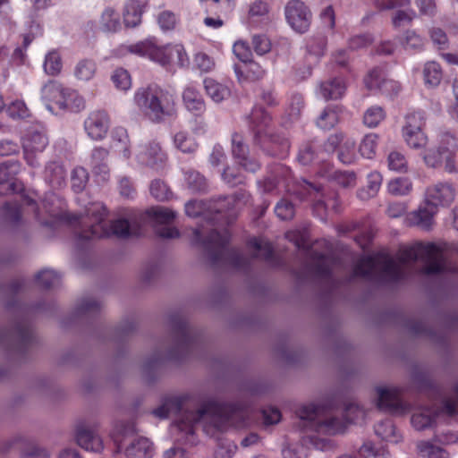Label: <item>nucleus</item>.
Returning a JSON list of instances; mask_svg holds the SVG:
<instances>
[{"label":"nucleus","instance_id":"obj_1","mask_svg":"<svg viewBox=\"0 0 458 458\" xmlns=\"http://www.w3.org/2000/svg\"><path fill=\"white\" fill-rule=\"evenodd\" d=\"M417 259L424 262L421 273L427 276L454 271L445 258L442 246L418 242L402 250L397 260L385 254L361 258L353 268V276L377 282H397L404 278L405 266Z\"/></svg>","mask_w":458,"mask_h":458},{"label":"nucleus","instance_id":"obj_2","mask_svg":"<svg viewBox=\"0 0 458 458\" xmlns=\"http://www.w3.org/2000/svg\"><path fill=\"white\" fill-rule=\"evenodd\" d=\"M182 410L181 397H168L152 411V414L158 419H166L170 413L181 411L173 425V431L183 434V440L189 442L191 441L190 437L194 435L196 424L202 420H208L216 429L222 431L229 426H246L251 414V409L242 403H219L215 401H209L195 411Z\"/></svg>","mask_w":458,"mask_h":458},{"label":"nucleus","instance_id":"obj_3","mask_svg":"<svg viewBox=\"0 0 458 458\" xmlns=\"http://www.w3.org/2000/svg\"><path fill=\"white\" fill-rule=\"evenodd\" d=\"M106 209L100 203H94L88 207L85 215L80 217L81 219V227L76 232L79 242L83 244L90 240L112 235L124 239L140 234L143 218H140V221L136 218H131V220L118 218L106 223Z\"/></svg>","mask_w":458,"mask_h":458},{"label":"nucleus","instance_id":"obj_4","mask_svg":"<svg viewBox=\"0 0 458 458\" xmlns=\"http://www.w3.org/2000/svg\"><path fill=\"white\" fill-rule=\"evenodd\" d=\"M170 326L173 341L168 350L163 351V346L158 348L142 364V375L148 382L153 380V375L165 361L179 360L184 358L196 345L197 333L189 326L183 316L172 315Z\"/></svg>","mask_w":458,"mask_h":458},{"label":"nucleus","instance_id":"obj_5","mask_svg":"<svg viewBox=\"0 0 458 458\" xmlns=\"http://www.w3.org/2000/svg\"><path fill=\"white\" fill-rule=\"evenodd\" d=\"M302 426L318 434L336 435L344 433L349 423L358 422L365 417V411L356 403L345 406L344 418L334 414L323 406L309 404L296 411Z\"/></svg>","mask_w":458,"mask_h":458},{"label":"nucleus","instance_id":"obj_6","mask_svg":"<svg viewBox=\"0 0 458 458\" xmlns=\"http://www.w3.org/2000/svg\"><path fill=\"white\" fill-rule=\"evenodd\" d=\"M215 226L214 218L208 222ZM194 241L201 242L207 257L215 267L229 266L236 269H244L248 267L250 260L237 250L227 248L229 233L226 229L218 230L216 227H206L199 225L193 232Z\"/></svg>","mask_w":458,"mask_h":458},{"label":"nucleus","instance_id":"obj_7","mask_svg":"<svg viewBox=\"0 0 458 458\" xmlns=\"http://www.w3.org/2000/svg\"><path fill=\"white\" fill-rule=\"evenodd\" d=\"M136 106L154 123L176 114L173 95L157 85L139 89L134 95Z\"/></svg>","mask_w":458,"mask_h":458},{"label":"nucleus","instance_id":"obj_8","mask_svg":"<svg viewBox=\"0 0 458 458\" xmlns=\"http://www.w3.org/2000/svg\"><path fill=\"white\" fill-rule=\"evenodd\" d=\"M454 403L449 398H444L440 405L418 408L411 415V423L416 430L422 431L433 428L439 423L447 422L454 418Z\"/></svg>","mask_w":458,"mask_h":458},{"label":"nucleus","instance_id":"obj_9","mask_svg":"<svg viewBox=\"0 0 458 458\" xmlns=\"http://www.w3.org/2000/svg\"><path fill=\"white\" fill-rule=\"evenodd\" d=\"M458 144L456 139L448 132L442 135L441 146L437 148L428 149L423 155V160L427 166L437 168L445 165V170L448 173L456 171L454 164V151Z\"/></svg>","mask_w":458,"mask_h":458},{"label":"nucleus","instance_id":"obj_10","mask_svg":"<svg viewBox=\"0 0 458 458\" xmlns=\"http://www.w3.org/2000/svg\"><path fill=\"white\" fill-rule=\"evenodd\" d=\"M254 141L263 151L272 157H284L288 154L290 143L282 134L271 130H258L255 131Z\"/></svg>","mask_w":458,"mask_h":458},{"label":"nucleus","instance_id":"obj_11","mask_svg":"<svg viewBox=\"0 0 458 458\" xmlns=\"http://www.w3.org/2000/svg\"><path fill=\"white\" fill-rule=\"evenodd\" d=\"M48 145V138L44 130L30 131L23 139L22 147L24 158L29 165L36 167L39 165L38 156L42 153Z\"/></svg>","mask_w":458,"mask_h":458},{"label":"nucleus","instance_id":"obj_12","mask_svg":"<svg viewBox=\"0 0 458 458\" xmlns=\"http://www.w3.org/2000/svg\"><path fill=\"white\" fill-rule=\"evenodd\" d=\"M289 25L297 32H305L311 21V12L301 0H290L284 8Z\"/></svg>","mask_w":458,"mask_h":458},{"label":"nucleus","instance_id":"obj_13","mask_svg":"<svg viewBox=\"0 0 458 458\" xmlns=\"http://www.w3.org/2000/svg\"><path fill=\"white\" fill-rule=\"evenodd\" d=\"M32 338V331L25 321L16 322L8 333L0 332V344L7 345L17 352H22L31 343Z\"/></svg>","mask_w":458,"mask_h":458},{"label":"nucleus","instance_id":"obj_14","mask_svg":"<svg viewBox=\"0 0 458 458\" xmlns=\"http://www.w3.org/2000/svg\"><path fill=\"white\" fill-rule=\"evenodd\" d=\"M146 215L152 218L157 224L160 225V226L156 229L158 236L165 239L179 237V231L174 227L169 226V224L172 223L176 216V213L174 210L165 207H155L148 209Z\"/></svg>","mask_w":458,"mask_h":458},{"label":"nucleus","instance_id":"obj_15","mask_svg":"<svg viewBox=\"0 0 458 458\" xmlns=\"http://www.w3.org/2000/svg\"><path fill=\"white\" fill-rule=\"evenodd\" d=\"M75 440L81 448L100 453L104 449L103 440L98 434L97 426L80 423L75 429Z\"/></svg>","mask_w":458,"mask_h":458},{"label":"nucleus","instance_id":"obj_16","mask_svg":"<svg viewBox=\"0 0 458 458\" xmlns=\"http://www.w3.org/2000/svg\"><path fill=\"white\" fill-rule=\"evenodd\" d=\"M232 155L236 163L246 171L255 173L259 169V162L250 157L249 146L239 133L232 135Z\"/></svg>","mask_w":458,"mask_h":458},{"label":"nucleus","instance_id":"obj_17","mask_svg":"<svg viewBox=\"0 0 458 458\" xmlns=\"http://www.w3.org/2000/svg\"><path fill=\"white\" fill-rule=\"evenodd\" d=\"M377 394V406L379 410L398 415L404 414L408 411V406L400 399L395 389L378 387Z\"/></svg>","mask_w":458,"mask_h":458},{"label":"nucleus","instance_id":"obj_18","mask_svg":"<svg viewBox=\"0 0 458 458\" xmlns=\"http://www.w3.org/2000/svg\"><path fill=\"white\" fill-rule=\"evenodd\" d=\"M129 50L139 55L148 56L149 59L162 65L170 64V45L157 47L151 41L147 40L130 46Z\"/></svg>","mask_w":458,"mask_h":458},{"label":"nucleus","instance_id":"obj_19","mask_svg":"<svg viewBox=\"0 0 458 458\" xmlns=\"http://www.w3.org/2000/svg\"><path fill=\"white\" fill-rule=\"evenodd\" d=\"M339 266L337 259L331 256L313 253L310 262L306 266V273L317 278H329L332 271Z\"/></svg>","mask_w":458,"mask_h":458},{"label":"nucleus","instance_id":"obj_20","mask_svg":"<svg viewBox=\"0 0 458 458\" xmlns=\"http://www.w3.org/2000/svg\"><path fill=\"white\" fill-rule=\"evenodd\" d=\"M437 208L428 201H425L418 209L410 212L405 217V223L410 226H417L423 230L432 227L434 216Z\"/></svg>","mask_w":458,"mask_h":458},{"label":"nucleus","instance_id":"obj_21","mask_svg":"<svg viewBox=\"0 0 458 458\" xmlns=\"http://www.w3.org/2000/svg\"><path fill=\"white\" fill-rule=\"evenodd\" d=\"M138 162L143 165L157 167L166 159L159 143L150 141L147 144L139 146L136 153Z\"/></svg>","mask_w":458,"mask_h":458},{"label":"nucleus","instance_id":"obj_22","mask_svg":"<svg viewBox=\"0 0 458 458\" xmlns=\"http://www.w3.org/2000/svg\"><path fill=\"white\" fill-rule=\"evenodd\" d=\"M21 164L17 161H6L0 165V196L16 192L20 190L15 180Z\"/></svg>","mask_w":458,"mask_h":458},{"label":"nucleus","instance_id":"obj_23","mask_svg":"<svg viewBox=\"0 0 458 458\" xmlns=\"http://www.w3.org/2000/svg\"><path fill=\"white\" fill-rule=\"evenodd\" d=\"M84 128L92 140H102L109 128V118L104 111H94L84 122Z\"/></svg>","mask_w":458,"mask_h":458},{"label":"nucleus","instance_id":"obj_24","mask_svg":"<svg viewBox=\"0 0 458 458\" xmlns=\"http://www.w3.org/2000/svg\"><path fill=\"white\" fill-rule=\"evenodd\" d=\"M455 196V191L452 184L448 182H437L431 185L426 190V199L434 205L437 208V206L450 205Z\"/></svg>","mask_w":458,"mask_h":458},{"label":"nucleus","instance_id":"obj_25","mask_svg":"<svg viewBox=\"0 0 458 458\" xmlns=\"http://www.w3.org/2000/svg\"><path fill=\"white\" fill-rule=\"evenodd\" d=\"M109 151L102 147H96L92 149L89 157V166L96 176H100L103 181L109 177V167L107 159Z\"/></svg>","mask_w":458,"mask_h":458},{"label":"nucleus","instance_id":"obj_26","mask_svg":"<svg viewBox=\"0 0 458 458\" xmlns=\"http://www.w3.org/2000/svg\"><path fill=\"white\" fill-rule=\"evenodd\" d=\"M182 98L185 108L194 115L199 116L205 112V100L201 93L193 86L186 87L182 92Z\"/></svg>","mask_w":458,"mask_h":458},{"label":"nucleus","instance_id":"obj_27","mask_svg":"<svg viewBox=\"0 0 458 458\" xmlns=\"http://www.w3.org/2000/svg\"><path fill=\"white\" fill-rule=\"evenodd\" d=\"M64 89L65 87L55 81H50L42 88V99L45 101L48 110H53L52 105H55L59 108L60 104H62Z\"/></svg>","mask_w":458,"mask_h":458},{"label":"nucleus","instance_id":"obj_28","mask_svg":"<svg viewBox=\"0 0 458 458\" xmlns=\"http://www.w3.org/2000/svg\"><path fill=\"white\" fill-rule=\"evenodd\" d=\"M152 444L146 437L134 438L124 449L128 458H150L152 456Z\"/></svg>","mask_w":458,"mask_h":458},{"label":"nucleus","instance_id":"obj_29","mask_svg":"<svg viewBox=\"0 0 458 458\" xmlns=\"http://www.w3.org/2000/svg\"><path fill=\"white\" fill-rule=\"evenodd\" d=\"M44 178L52 188L59 189L65 184L66 172L62 165L50 162L46 165Z\"/></svg>","mask_w":458,"mask_h":458},{"label":"nucleus","instance_id":"obj_30","mask_svg":"<svg viewBox=\"0 0 458 458\" xmlns=\"http://www.w3.org/2000/svg\"><path fill=\"white\" fill-rule=\"evenodd\" d=\"M98 66L96 62L90 58L79 60L73 68V75L79 81H89L97 73Z\"/></svg>","mask_w":458,"mask_h":458},{"label":"nucleus","instance_id":"obj_31","mask_svg":"<svg viewBox=\"0 0 458 458\" xmlns=\"http://www.w3.org/2000/svg\"><path fill=\"white\" fill-rule=\"evenodd\" d=\"M345 85L342 79L335 78L320 84V95L326 99H337L342 98L345 91Z\"/></svg>","mask_w":458,"mask_h":458},{"label":"nucleus","instance_id":"obj_32","mask_svg":"<svg viewBox=\"0 0 458 458\" xmlns=\"http://www.w3.org/2000/svg\"><path fill=\"white\" fill-rule=\"evenodd\" d=\"M204 88L207 95L216 103L222 102L231 95V90L227 86L210 78L204 80Z\"/></svg>","mask_w":458,"mask_h":458},{"label":"nucleus","instance_id":"obj_33","mask_svg":"<svg viewBox=\"0 0 458 458\" xmlns=\"http://www.w3.org/2000/svg\"><path fill=\"white\" fill-rule=\"evenodd\" d=\"M374 429L376 435L384 441L396 444L402 439L391 420L379 421L375 425Z\"/></svg>","mask_w":458,"mask_h":458},{"label":"nucleus","instance_id":"obj_34","mask_svg":"<svg viewBox=\"0 0 458 458\" xmlns=\"http://www.w3.org/2000/svg\"><path fill=\"white\" fill-rule=\"evenodd\" d=\"M99 28L105 32H115L121 28L120 14L112 7L106 8L99 19Z\"/></svg>","mask_w":458,"mask_h":458},{"label":"nucleus","instance_id":"obj_35","mask_svg":"<svg viewBox=\"0 0 458 458\" xmlns=\"http://www.w3.org/2000/svg\"><path fill=\"white\" fill-rule=\"evenodd\" d=\"M85 106L84 99L77 91L65 88L59 109L79 112Z\"/></svg>","mask_w":458,"mask_h":458},{"label":"nucleus","instance_id":"obj_36","mask_svg":"<svg viewBox=\"0 0 458 458\" xmlns=\"http://www.w3.org/2000/svg\"><path fill=\"white\" fill-rule=\"evenodd\" d=\"M175 148L183 153L191 154L198 148L195 139L186 131H179L174 135Z\"/></svg>","mask_w":458,"mask_h":458},{"label":"nucleus","instance_id":"obj_37","mask_svg":"<svg viewBox=\"0 0 458 458\" xmlns=\"http://www.w3.org/2000/svg\"><path fill=\"white\" fill-rule=\"evenodd\" d=\"M248 245L253 251V256L267 261H270L273 258L272 245L259 238H252L249 241Z\"/></svg>","mask_w":458,"mask_h":458},{"label":"nucleus","instance_id":"obj_38","mask_svg":"<svg viewBox=\"0 0 458 458\" xmlns=\"http://www.w3.org/2000/svg\"><path fill=\"white\" fill-rule=\"evenodd\" d=\"M339 122V114L335 106L326 107L317 119V125L325 131L331 130Z\"/></svg>","mask_w":458,"mask_h":458},{"label":"nucleus","instance_id":"obj_39","mask_svg":"<svg viewBox=\"0 0 458 458\" xmlns=\"http://www.w3.org/2000/svg\"><path fill=\"white\" fill-rule=\"evenodd\" d=\"M388 192L395 196L409 194L412 190V182L407 177H397L391 180L387 184Z\"/></svg>","mask_w":458,"mask_h":458},{"label":"nucleus","instance_id":"obj_40","mask_svg":"<svg viewBox=\"0 0 458 458\" xmlns=\"http://www.w3.org/2000/svg\"><path fill=\"white\" fill-rule=\"evenodd\" d=\"M35 280L39 287L51 289L59 285L61 277L53 270L44 269L36 275Z\"/></svg>","mask_w":458,"mask_h":458},{"label":"nucleus","instance_id":"obj_41","mask_svg":"<svg viewBox=\"0 0 458 458\" xmlns=\"http://www.w3.org/2000/svg\"><path fill=\"white\" fill-rule=\"evenodd\" d=\"M355 140L346 136L338 151V158L342 163L349 165L355 161Z\"/></svg>","mask_w":458,"mask_h":458},{"label":"nucleus","instance_id":"obj_42","mask_svg":"<svg viewBox=\"0 0 458 458\" xmlns=\"http://www.w3.org/2000/svg\"><path fill=\"white\" fill-rule=\"evenodd\" d=\"M382 183V175L378 172H371L368 175L367 191L361 190L358 195L365 199L376 196Z\"/></svg>","mask_w":458,"mask_h":458},{"label":"nucleus","instance_id":"obj_43","mask_svg":"<svg viewBox=\"0 0 458 458\" xmlns=\"http://www.w3.org/2000/svg\"><path fill=\"white\" fill-rule=\"evenodd\" d=\"M424 79L426 84L436 87L442 80V71L440 65L436 62H428L424 67Z\"/></svg>","mask_w":458,"mask_h":458},{"label":"nucleus","instance_id":"obj_44","mask_svg":"<svg viewBox=\"0 0 458 458\" xmlns=\"http://www.w3.org/2000/svg\"><path fill=\"white\" fill-rule=\"evenodd\" d=\"M112 139L114 148L123 154L125 158L131 157V151L128 148L129 139L126 130L123 128H117L112 133Z\"/></svg>","mask_w":458,"mask_h":458},{"label":"nucleus","instance_id":"obj_45","mask_svg":"<svg viewBox=\"0 0 458 458\" xmlns=\"http://www.w3.org/2000/svg\"><path fill=\"white\" fill-rule=\"evenodd\" d=\"M238 195L234 197H219L217 199L211 200L207 206V210L210 213L223 214L230 210L235 201Z\"/></svg>","mask_w":458,"mask_h":458},{"label":"nucleus","instance_id":"obj_46","mask_svg":"<svg viewBox=\"0 0 458 458\" xmlns=\"http://www.w3.org/2000/svg\"><path fill=\"white\" fill-rule=\"evenodd\" d=\"M387 165L392 171L398 173L408 172V161L405 156L400 151H391L387 156Z\"/></svg>","mask_w":458,"mask_h":458},{"label":"nucleus","instance_id":"obj_47","mask_svg":"<svg viewBox=\"0 0 458 458\" xmlns=\"http://www.w3.org/2000/svg\"><path fill=\"white\" fill-rule=\"evenodd\" d=\"M424 38L415 30H408L404 32L401 44L405 49L420 51L424 47Z\"/></svg>","mask_w":458,"mask_h":458},{"label":"nucleus","instance_id":"obj_48","mask_svg":"<svg viewBox=\"0 0 458 458\" xmlns=\"http://www.w3.org/2000/svg\"><path fill=\"white\" fill-rule=\"evenodd\" d=\"M185 182L193 192L205 191L208 187L206 179L199 173L192 170L185 173Z\"/></svg>","mask_w":458,"mask_h":458},{"label":"nucleus","instance_id":"obj_49","mask_svg":"<svg viewBox=\"0 0 458 458\" xmlns=\"http://www.w3.org/2000/svg\"><path fill=\"white\" fill-rule=\"evenodd\" d=\"M56 200L57 199L55 196H51L50 198L44 200V202H43V208H44L46 213H47L49 215V216H51L55 219H58V220H66L69 223H72V219H74V220L78 219L77 216H74L72 218L70 214L60 210L59 208H54L53 206Z\"/></svg>","mask_w":458,"mask_h":458},{"label":"nucleus","instance_id":"obj_50","mask_svg":"<svg viewBox=\"0 0 458 458\" xmlns=\"http://www.w3.org/2000/svg\"><path fill=\"white\" fill-rule=\"evenodd\" d=\"M420 455L424 458H449L448 453L429 442H420L418 445Z\"/></svg>","mask_w":458,"mask_h":458},{"label":"nucleus","instance_id":"obj_51","mask_svg":"<svg viewBox=\"0 0 458 458\" xmlns=\"http://www.w3.org/2000/svg\"><path fill=\"white\" fill-rule=\"evenodd\" d=\"M377 139L378 137L375 133H369L365 135L359 148V151L362 157L369 159L374 157L377 146Z\"/></svg>","mask_w":458,"mask_h":458},{"label":"nucleus","instance_id":"obj_52","mask_svg":"<svg viewBox=\"0 0 458 458\" xmlns=\"http://www.w3.org/2000/svg\"><path fill=\"white\" fill-rule=\"evenodd\" d=\"M284 458H307L308 449L300 442L285 443L282 449Z\"/></svg>","mask_w":458,"mask_h":458},{"label":"nucleus","instance_id":"obj_53","mask_svg":"<svg viewBox=\"0 0 458 458\" xmlns=\"http://www.w3.org/2000/svg\"><path fill=\"white\" fill-rule=\"evenodd\" d=\"M62 67V59L57 52L52 51L46 55L44 62V70L46 73L51 76H55L60 73Z\"/></svg>","mask_w":458,"mask_h":458},{"label":"nucleus","instance_id":"obj_54","mask_svg":"<svg viewBox=\"0 0 458 458\" xmlns=\"http://www.w3.org/2000/svg\"><path fill=\"white\" fill-rule=\"evenodd\" d=\"M89 181V173L82 167H75L71 175L72 188L75 192L82 191Z\"/></svg>","mask_w":458,"mask_h":458},{"label":"nucleus","instance_id":"obj_55","mask_svg":"<svg viewBox=\"0 0 458 458\" xmlns=\"http://www.w3.org/2000/svg\"><path fill=\"white\" fill-rule=\"evenodd\" d=\"M150 194L158 201H165L172 197V191L165 182L153 180L149 187Z\"/></svg>","mask_w":458,"mask_h":458},{"label":"nucleus","instance_id":"obj_56","mask_svg":"<svg viewBox=\"0 0 458 458\" xmlns=\"http://www.w3.org/2000/svg\"><path fill=\"white\" fill-rule=\"evenodd\" d=\"M100 309V303L92 298H84L80 300L75 308L77 316L92 315Z\"/></svg>","mask_w":458,"mask_h":458},{"label":"nucleus","instance_id":"obj_57","mask_svg":"<svg viewBox=\"0 0 458 458\" xmlns=\"http://www.w3.org/2000/svg\"><path fill=\"white\" fill-rule=\"evenodd\" d=\"M250 122L258 130H268L267 126L271 121L270 114L262 107L254 108L250 115Z\"/></svg>","mask_w":458,"mask_h":458},{"label":"nucleus","instance_id":"obj_58","mask_svg":"<svg viewBox=\"0 0 458 458\" xmlns=\"http://www.w3.org/2000/svg\"><path fill=\"white\" fill-rule=\"evenodd\" d=\"M385 118V112L380 106L369 107L363 115V123L368 127H376Z\"/></svg>","mask_w":458,"mask_h":458},{"label":"nucleus","instance_id":"obj_59","mask_svg":"<svg viewBox=\"0 0 458 458\" xmlns=\"http://www.w3.org/2000/svg\"><path fill=\"white\" fill-rule=\"evenodd\" d=\"M275 213L281 220H290L294 216L295 208L290 200L282 199L276 205Z\"/></svg>","mask_w":458,"mask_h":458},{"label":"nucleus","instance_id":"obj_60","mask_svg":"<svg viewBox=\"0 0 458 458\" xmlns=\"http://www.w3.org/2000/svg\"><path fill=\"white\" fill-rule=\"evenodd\" d=\"M237 445L231 440L221 439L214 453V458H232L235 454Z\"/></svg>","mask_w":458,"mask_h":458},{"label":"nucleus","instance_id":"obj_61","mask_svg":"<svg viewBox=\"0 0 458 458\" xmlns=\"http://www.w3.org/2000/svg\"><path fill=\"white\" fill-rule=\"evenodd\" d=\"M252 47L259 55H263L271 50V41L265 34H255L251 39Z\"/></svg>","mask_w":458,"mask_h":458},{"label":"nucleus","instance_id":"obj_62","mask_svg":"<svg viewBox=\"0 0 458 458\" xmlns=\"http://www.w3.org/2000/svg\"><path fill=\"white\" fill-rule=\"evenodd\" d=\"M112 81L115 87L122 90L131 88V81L129 72L123 68H117L112 75Z\"/></svg>","mask_w":458,"mask_h":458},{"label":"nucleus","instance_id":"obj_63","mask_svg":"<svg viewBox=\"0 0 458 458\" xmlns=\"http://www.w3.org/2000/svg\"><path fill=\"white\" fill-rule=\"evenodd\" d=\"M332 178L344 188L353 187L356 184V175L351 171H335L332 174Z\"/></svg>","mask_w":458,"mask_h":458},{"label":"nucleus","instance_id":"obj_64","mask_svg":"<svg viewBox=\"0 0 458 458\" xmlns=\"http://www.w3.org/2000/svg\"><path fill=\"white\" fill-rule=\"evenodd\" d=\"M385 78L384 72L381 69L375 68L365 77L364 82L369 89L377 90Z\"/></svg>","mask_w":458,"mask_h":458}]
</instances>
